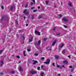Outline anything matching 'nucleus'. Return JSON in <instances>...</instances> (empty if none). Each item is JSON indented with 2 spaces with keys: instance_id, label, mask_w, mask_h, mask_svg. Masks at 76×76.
<instances>
[{
  "instance_id": "61",
  "label": "nucleus",
  "mask_w": 76,
  "mask_h": 76,
  "mask_svg": "<svg viewBox=\"0 0 76 76\" xmlns=\"http://www.w3.org/2000/svg\"><path fill=\"white\" fill-rule=\"evenodd\" d=\"M24 19H25V17H24Z\"/></svg>"
},
{
  "instance_id": "40",
  "label": "nucleus",
  "mask_w": 76,
  "mask_h": 76,
  "mask_svg": "<svg viewBox=\"0 0 76 76\" xmlns=\"http://www.w3.org/2000/svg\"><path fill=\"white\" fill-rule=\"evenodd\" d=\"M60 69H62V66H59Z\"/></svg>"
},
{
  "instance_id": "51",
  "label": "nucleus",
  "mask_w": 76,
  "mask_h": 76,
  "mask_svg": "<svg viewBox=\"0 0 76 76\" xmlns=\"http://www.w3.org/2000/svg\"><path fill=\"white\" fill-rule=\"evenodd\" d=\"M38 9H40V7L39 6H38L37 7Z\"/></svg>"
},
{
  "instance_id": "39",
  "label": "nucleus",
  "mask_w": 76,
  "mask_h": 76,
  "mask_svg": "<svg viewBox=\"0 0 76 76\" xmlns=\"http://www.w3.org/2000/svg\"><path fill=\"white\" fill-rule=\"evenodd\" d=\"M23 39L24 40H25V37L23 36Z\"/></svg>"
},
{
  "instance_id": "28",
  "label": "nucleus",
  "mask_w": 76,
  "mask_h": 76,
  "mask_svg": "<svg viewBox=\"0 0 76 76\" xmlns=\"http://www.w3.org/2000/svg\"><path fill=\"white\" fill-rule=\"evenodd\" d=\"M44 72H42L40 73V75H41V76H43V75H44Z\"/></svg>"
},
{
  "instance_id": "57",
  "label": "nucleus",
  "mask_w": 76,
  "mask_h": 76,
  "mask_svg": "<svg viewBox=\"0 0 76 76\" xmlns=\"http://www.w3.org/2000/svg\"><path fill=\"white\" fill-rule=\"evenodd\" d=\"M16 23L17 25H18V21H16Z\"/></svg>"
},
{
  "instance_id": "41",
  "label": "nucleus",
  "mask_w": 76,
  "mask_h": 76,
  "mask_svg": "<svg viewBox=\"0 0 76 76\" xmlns=\"http://www.w3.org/2000/svg\"><path fill=\"white\" fill-rule=\"evenodd\" d=\"M43 67H44V66H43L42 65L41 66V69H43Z\"/></svg>"
},
{
  "instance_id": "34",
  "label": "nucleus",
  "mask_w": 76,
  "mask_h": 76,
  "mask_svg": "<svg viewBox=\"0 0 76 76\" xmlns=\"http://www.w3.org/2000/svg\"><path fill=\"white\" fill-rule=\"evenodd\" d=\"M17 58H20V57H19V55L17 56H16Z\"/></svg>"
},
{
  "instance_id": "27",
  "label": "nucleus",
  "mask_w": 76,
  "mask_h": 76,
  "mask_svg": "<svg viewBox=\"0 0 76 76\" xmlns=\"http://www.w3.org/2000/svg\"><path fill=\"white\" fill-rule=\"evenodd\" d=\"M33 2V4H35V0H32Z\"/></svg>"
},
{
  "instance_id": "54",
  "label": "nucleus",
  "mask_w": 76,
  "mask_h": 76,
  "mask_svg": "<svg viewBox=\"0 0 76 76\" xmlns=\"http://www.w3.org/2000/svg\"><path fill=\"white\" fill-rule=\"evenodd\" d=\"M52 65H53V66H55V65H54V63H53L52 64Z\"/></svg>"
},
{
  "instance_id": "59",
  "label": "nucleus",
  "mask_w": 76,
  "mask_h": 76,
  "mask_svg": "<svg viewBox=\"0 0 76 76\" xmlns=\"http://www.w3.org/2000/svg\"><path fill=\"white\" fill-rule=\"evenodd\" d=\"M21 63V61H20L18 63Z\"/></svg>"
},
{
  "instance_id": "46",
  "label": "nucleus",
  "mask_w": 76,
  "mask_h": 76,
  "mask_svg": "<svg viewBox=\"0 0 76 76\" xmlns=\"http://www.w3.org/2000/svg\"><path fill=\"white\" fill-rule=\"evenodd\" d=\"M54 7H55V8H57V6L55 5L54 6Z\"/></svg>"
},
{
  "instance_id": "33",
  "label": "nucleus",
  "mask_w": 76,
  "mask_h": 76,
  "mask_svg": "<svg viewBox=\"0 0 76 76\" xmlns=\"http://www.w3.org/2000/svg\"><path fill=\"white\" fill-rule=\"evenodd\" d=\"M41 18H42V16H41V15H40L39 17V19H41Z\"/></svg>"
},
{
  "instance_id": "11",
  "label": "nucleus",
  "mask_w": 76,
  "mask_h": 76,
  "mask_svg": "<svg viewBox=\"0 0 76 76\" xmlns=\"http://www.w3.org/2000/svg\"><path fill=\"white\" fill-rule=\"evenodd\" d=\"M32 39H33V37H31L30 39H29V42H32Z\"/></svg>"
},
{
  "instance_id": "55",
  "label": "nucleus",
  "mask_w": 76,
  "mask_h": 76,
  "mask_svg": "<svg viewBox=\"0 0 76 76\" xmlns=\"http://www.w3.org/2000/svg\"><path fill=\"white\" fill-rule=\"evenodd\" d=\"M57 75H58V76H60V74H58Z\"/></svg>"
},
{
  "instance_id": "20",
  "label": "nucleus",
  "mask_w": 76,
  "mask_h": 76,
  "mask_svg": "<svg viewBox=\"0 0 76 76\" xmlns=\"http://www.w3.org/2000/svg\"><path fill=\"white\" fill-rule=\"evenodd\" d=\"M48 3H49V1H45V3H46V5H48Z\"/></svg>"
},
{
  "instance_id": "64",
  "label": "nucleus",
  "mask_w": 76,
  "mask_h": 76,
  "mask_svg": "<svg viewBox=\"0 0 76 76\" xmlns=\"http://www.w3.org/2000/svg\"><path fill=\"white\" fill-rule=\"evenodd\" d=\"M71 72H73V70H71Z\"/></svg>"
},
{
  "instance_id": "16",
  "label": "nucleus",
  "mask_w": 76,
  "mask_h": 76,
  "mask_svg": "<svg viewBox=\"0 0 76 76\" xmlns=\"http://www.w3.org/2000/svg\"><path fill=\"white\" fill-rule=\"evenodd\" d=\"M44 64H50V63L47 61L44 62Z\"/></svg>"
},
{
  "instance_id": "48",
  "label": "nucleus",
  "mask_w": 76,
  "mask_h": 76,
  "mask_svg": "<svg viewBox=\"0 0 76 76\" xmlns=\"http://www.w3.org/2000/svg\"><path fill=\"white\" fill-rule=\"evenodd\" d=\"M0 75H3V72L1 73H0Z\"/></svg>"
},
{
  "instance_id": "5",
  "label": "nucleus",
  "mask_w": 76,
  "mask_h": 76,
  "mask_svg": "<svg viewBox=\"0 0 76 76\" xmlns=\"http://www.w3.org/2000/svg\"><path fill=\"white\" fill-rule=\"evenodd\" d=\"M15 9H16V8L15 7V6H12L10 8V10H15Z\"/></svg>"
},
{
  "instance_id": "12",
  "label": "nucleus",
  "mask_w": 76,
  "mask_h": 76,
  "mask_svg": "<svg viewBox=\"0 0 76 76\" xmlns=\"http://www.w3.org/2000/svg\"><path fill=\"white\" fill-rule=\"evenodd\" d=\"M68 4L69 6H70V7H72V2H71L69 1L68 2Z\"/></svg>"
},
{
  "instance_id": "25",
  "label": "nucleus",
  "mask_w": 76,
  "mask_h": 76,
  "mask_svg": "<svg viewBox=\"0 0 76 76\" xmlns=\"http://www.w3.org/2000/svg\"><path fill=\"white\" fill-rule=\"evenodd\" d=\"M64 45V44H63V43L60 46L61 48L62 47H63V46Z\"/></svg>"
},
{
  "instance_id": "2",
  "label": "nucleus",
  "mask_w": 76,
  "mask_h": 76,
  "mask_svg": "<svg viewBox=\"0 0 76 76\" xmlns=\"http://www.w3.org/2000/svg\"><path fill=\"white\" fill-rule=\"evenodd\" d=\"M5 19V20L6 21V22H7V21H8L9 20V18H5V17H4V16H2V18H1V20H3V19Z\"/></svg>"
},
{
  "instance_id": "60",
  "label": "nucleus",
  "mask_w": 76,
  "mask_h": 76,
  "mask_svg": "<svg viewBox=\"0 0 76 76\" xmlns=\"http://www.w3.org/2000/svg\"><path fill=\"white\" fill-rule=\"evenodd\" d=\"M31 47V46H28V47Z\"/></svg>"
},
{
  "instance_id": "21",
  "label": "nucleus",
  "mask_w": 76,
  "mask_h": 76,
  "mask_svg": "<svg viewBox=\"0 0 76 76\" xmlns=\"http://www.w3.org/2000/svg\"><path fill=\"white\" fill-rule=\"evenodd\" d=\"M23 54L24 56H26V54H25V50L23 51Z\"/></svg>"
},
{
  "instance_id": "1",
  "label": "nucleus",
  "mask_w": 76,
  "mask_h": 76,
  "mask_svg": "<svg viewBox=\"0 0 76 76\" xmlns=\"http://www.w3.org/2000/svg\"><path fill=\"white\" fill-rule=\"evenodd\" d=\"M41 43V40H39L38 41V43H37V42H34V44L35 47L37 49H38V45H40V43Z\"/></svg>"
},
{
  "instance_id": "52",
  "label": "nucleus",
  "mask_w": 76,
  "mask_h": 76,
  "mask_svg": "<svg viewBox=\"0 0 76 76\" xmlns=\"http://www.w3.org/2000/svg\"><path fill=\"white\" fill-rule=\"evenodd\" d=\"M68 57L70 59V56H68Z\"/></svg>"
},
{
  "instance_id": "22",
  "label": "nucleus",
  "mask_w": 76,
  "mask_h": 76,
  "mask_svg": "<svg viewBox=\"0 0 76 76\" xmlns=\"http://www.w3.org/2000/svg\"><path fill=\"white\" fill-rule=\"evenodd\" d=\"M34 15H32L31 19H32V20H33V19H34Z\"/></svg>"
},
{
  "instance_id": "17",
  "label": "nucleus",
  "mask_w": 76,
  "mask_h": 76,
  "mask_svg": "<svg viewBox=\"0 0 76 76\" xmlns=\"http://www.w3.org/2000/svg\"><path fill=\"white\" fill-rule=\"evenodd\" d=\"M58 55H56L55 56V58L56 59H58Z\"/></svg>"
},
{
  "instance_id": "31",
  "label": "nucleus",
  "mask_w": 76,
  "mask_h": 76,
  "mask_svg": "<svg viewBox=\"0 0 76 76\" xmlns=\"http://www.w3.org/2000/svg\"><path fill=\"white\" fill-rule=\"evenodd\" d=\"M35 56H38V53H35L34 54Z\"/></svg>"
},
{
  "instance_id": "6",
  "label": "nucleus",
  "mask_w": 76,
  "mask_h": 76,
  "mask_svg": "<svg viewBox=\"0 0 76 76\" xmlns=\"http://www.w3.org/2000/svg\"><path fill=\"white\" fill-rule=\"evenodd\" d=\"M35 34H38L39 35H41V34L40 33V32L38 31H35Z\"/></svg>"
},
{
  "instance_id": "9",
  "label": "nucleus",
  "mask_w": 76,
  "mask_h": 76,
  "mask_svg": "<svg viewBox=\"0 0 76 76\" xmlns=\"http://www.w3.org/2000/svg\"><path fill=\"white\" fill-rule=\"evenodd\" d=\"M56 42H57V40H55L53 43L52 44V46H54Z\"/></svg>"
},
{
  "instance_id": "13",
  "label": "nucleus",
  "mask_w": 76,
  "mask_h": 76,
  "mask_svg": "<svg viewBox=\"0 0 76 76\" xmlns=\"http://www.w3.org/2000/svg\"><path fill=\"white\" fill-rule=\"evenodd\" d=\"M63 63H64V64H67V63H68V62L67 61H63Z\"/></svg>"
},
{
  "instance_id": "26",
  "label": "nucleus",
  "mask_w": 76,
  "mask_h": 76,
  "mask_svg": "<svg viewBox=\"0 0 76 76\" xmlns=\"http://www.w3.org/2000/svg\"><path fill=\"white\" fill-rule=\"evenodd\" d=\"M41 60H44V59H45V58L43 57H42L41 58Z\"/></svg>"
},
{
  "instance_id": "49",
  "label": "nucleus",
  "mask_w": 76,
  "mask_h": 76,
  "mask_svg": "<svg viewBox=\"0 0 76 76\" xmlns=\"http://www.w3.org/2000/svg\"><path fill=\"white\" fill-rule=\"evenodd\" d=\"M62 67H64V69H65V68H66V67H64V65H63L62 66Z\"/></svg>"
},
{
  "instance_id": "63",
  "label": "nucleus",
  "mask_w": 76,
  "mask_h": 76,
  "mask_svg": "<svg viewBox=\"0 0 76 76\" xmlns=\"http://www.w3.org/2000/svg\"><path fill=\"white\" fill-rule=\"evenodd\" d=\"M70 76H73L72 75H70Z\"/></svg>"
},
{
  "instance_id": "10",
  "label": "nucleus",
  "mask_w": 76,
  "mask_h": 76,
  "mask_svg": "<svg viewBox=\"0 0 76 76\" xmlns=\"http://www.w3.org/2000/svg\"><path fill=\"white\" fill-rule=\"evenodd\" d=\"M1 65H0V67H1L4 65V62H3V61H1Z\"/></svg>"
},
{
  "instance_id": "8",
  "label": "nucleus",
  "mask_w": 76,
  "mask_h": 76,
  "mask_svg": "<svg viewBox=\"0 0 76 76\" xmlns=\"http://www.w3.org/2000/svg\"><path fill=\"white\" fill-rule=\"evenodd\" d=\"M33 64H34V65L36 64V63H38V61L36 60H33Z\"/></svg>"
},
{
  "instance_id": "4",
  "label": "nucleus",
  "mask_w": 76,
  "mask_h": 76,
  "mask_svg": "<svg viewBox=\"0 0 76 76\" xmlns=\"http://www.w3.org/2000/svg\"><path fill=\"white\" fill-rule=\"evenodd\" d=\"M27 10H25L23 12V13L25 14V15H28L29 14V13L27 12Z\"/></svg>"
},
{
  "instance_id": "50",
  "label": "nucleus",
  "mask_w": 76,
  "mask_h": 76,
  "mask_svg": "<svg viewBox=\"0 0 76 76\" xmlns=\"http://www.w3.org/2000/svg\"><path fill=\"white\" fill-rule=\"evenodd\" d=\"M28 4H27L26 6H25V7H28Z\"/></svg>"
},
{
  "instance_id": "35",
  "label": "nucleus",
  "mask_w": 76,
  "mask_h": 76,
  "mask_svg": "<svg viewBox=\"0 0 76 76\" xmlns=\"http://www.w3.org/2000/svg\"><path fill=\"white\" fill-rule=\"evenodd\" d=\"M1 8L2 9V10L4 9V7L3 6H1Z\"/></svg>"
},
{
  "instance_id": "30",
  "label": "nucleus",
  "mask_w": 76,
  "mask_h": 76,
  "mask_svg": "<svg viewBox=\"0 0 76 76\" xmlns=\"http://www.w3.org/2000/svg\"><path fill=\"white\" fill-rule=\"evenodd\" d=\"M47 38H44V41H45L47 40Z\"/></svg>"
},
{
  "instance_id": "56",
  "label": "nucleus",
  "mask_w": 76,
  "mask_h": 76,
  "mask_svg": "<svg viewBox=\"0 0 76 76\" xmlns=\"http://www.w3.org/2000/svg\"><path fill=\"white\" fill-rule=\"evenodd\" d=\"M69 67L71 68H72V66H69Z\"/></svg>"
},
{
  "instance_id": "53",
  "label": "nucleus",
  "mask_w": 76,
  "mask_h": 76,
  "mask_svg": "<svg viewBox=\"0 0 76 76\" xmlns=\"http://www.w3.org/2000/svg\"><path fill=\"white\" fill-rule=\"evenodd\" d=\"M28 26V24H26V26Z\"/></svg>"
},
{
  "instance_id": "45",
  "label": "nucleus",
  "mask_w": 76,
  "mask_h": 76,
  "mask_svg": "<svg viewBox=\"0 0 76 76\" xmlns=\"http://www.w3.org/2000/svg\"><path fill=\"white\" fill-rule=\"evenodd\" d=\"M51 48H50L48 50V51H51Z\"/></svg>"
},
{
  "instance_id": "29",
  "label": "nucleus",
  "mask_w": 76,
  "mask_h": 76,
  "mask_svg": "<svg viewBox=\"0 0 76 76\" xmlns=\"http://www.w3.org/2000/svg\"><path fill=\"white\" fill-rule=\"evenodd\" d=\"M27 51L28 52L31 51V49H27Z\"/></svg>"
},
{
  "instance_id": "36",
  "label": "nucleus",
  "mask_w": 76,
  "mask_h": 76,
  "mask_svg": "<svg viewBox=\"0 0 76 76\" xmlns=\"http://www.w3.org/2000/svg\"><path fill=\"white\" fill-rule=\"evenodd\" d=\"M64 27H65V28H67V26L66 25H64Z\"/></svg>"
},
{
  "instance_id": "15",
  "label": "nucleus",
  "mask_w": 76,
  "mask_h": 76,
  "mask_svg": "<svg viewBox=\"0 0 76 76\" xmlns=\"http://www.w3.org/2000/svg\"><path fill=\"white\" fill-rule=\"evenodd\" d=\"M10 73L11 74H14L15 73V71H10Z\"/></svg>"
},
{
  "instance_id": "47",
  "label": "nucleus",
  "mask_w": 76,
  "mask_h": 76,
  "mask_svg": "<svg viewBox=\"0 0 76 76\" xmlns=\"http://www.w3.org/2000/svg\"><path fill=\"white\" fill-rule=\"evenodd\" d=\"M57 67H58V68H59V67H60V66H59V65H57Z\"/></svg>"
},
{
  "instance_id": "14",
  "label": "nucleus",
  "mask_w": 76,
  "mask_h": 76,
  "mask_svg": "<svg viewBox=\"0 0 76 76\" xmlns=\"http://www.w3.org/2000/svg\"><path fill=\"white\" fill-rule=\"evenodd\" d=\"M19 71H23V69H22V68L20 67V68H19Z\"/></svg>"
},
{
  "instance_id": "24",
  "label": "nucleus",
  "mask_w": 76,
  "mask_h": 76,
  "mask_svg": "<svg viewBox=\"0 0 76 76\" xmlns=\"http://www.w3.org/2000/svg\"><path fill=\"white\" fill-rule=\"evenodd\" d=\"M59 17H60L61 18H62V17H63V15H62L61 14H60L59 15Z\"/></svg>"
},
{
  "instance_id": "42",
  "label": "nucleus",
  "mask_w": 76,
  "mask_h": 76,
  "mask_svg": "<svg viewBox=\"0 0 76 76\" xmlns=\"http://www.w3.org/2000/svg\"><path fill=\"white\" fill-rule=\"evenodd\" d=\"M2 52H3V51H2V50H0V54L1 53H2Z\"/></svg>"
},
{
  "instance_id": "7",
  "label": "nucleus",
  "mask_w": 76,
  "mask_h": 76,
  "mask_svg": "<svg viewBox=\"0 0 76 76\" xmlns=\"http://www.w3.org/2000/svg\"><path fill=\"white\" fill-rule=\"evenodd\" d=\"M62 20H64V21H65V22H66L69 21V20H68V19L66 18H62Z\"/></svg>"
},
{
  "instance_id": "38",
  "label": "nucleus",
  "mask_w": 76,
  "mask_h": 76,
  "mask_svg": "<svg viewBox=\"0 0 76 76\" xmlns=\"http://www.w3.org/2000/svg\"><path fill=\"white\" fill-rule=\"evenodd\" d=\"M39 69H40V67L39 66L37 67V70H39Z\"/></svg>"
},
{
  "instance_id": "19",
  "label": "nucleus",
  "mask_w": 76,
  "mask_h": 76,
  "mask_svg": "<svg viewBox=\"0 0 76 76\" xmlns=\"http://www.w3.org/2000/svg\"><path fill=\"white\" fill-rule=\"evenodd\" d=\"M46 61L50 63V60L49 58H47L46 60Z\"/></svg>"
},
{
  "instance_id": "58",
  "label": "nucleus",
  "mask_w": 76,
  "mask_h": 76,
  "mask_svg": "<svg viewBox=\"0 0 76 76\" xmlns=\"http://www.w3.org/2000/svg\"><path fill=\"white\" fill-rule=\"evenodd\" d=\"M61 4L62 6H63V3H62V2H61Z\"/></svg>"
},
{
  "instance_id": "23",
  "label": "nucleus",
  "mask_w": 76,
  "mask_h": 76,
  "mask_svg": "<svg viewBox=\"0 0 76 76\" xmlns=\"http://www.w3.org/2000/svg\"><path fill=\"white\" fill-rule=\"evenodd\" d=\"M56 34L57 35H60V33H56Z\"/></svg>"
},
{
  "instance_id": "43",
  "label": "nucleus",
  "mask_w": 76,
  "mask_h": 76,
  "mask_svg": "<svg viewBox=\"0 0 76 76\" xmlns=\"http://www.w3.org/2000/svg\"><path fill=\"white\" fill-rule=\"evenodd\" d=\"M34 9V7H31V9L32 10V9Z\"/></svg>"
},
{
  "instance_id": "18",
  "label": "nucleus",
  "mask_w": 76,
  "mask_h": 76,
  "mask_svg": "<svg viewBox=\"0 0 76 76\" xmlns=\"http://www.w3.org/2000/svg\"><path fill=\"white\" fill-rule=\"evenodd\" d=\"M65 53H66V50L65 49H64L62 51V54H64Z\"/></svg>"
},
{
  "instance_id": "3",
  "label": "nucleus",
  "mask_w": 76,
  "mask_h": 76,
  "mask_svg": "<svg viewBox=\"0 0 76 76\" xmlns=\"http://www.w3.org/2000/svg\"><path fill=\"white\" fill-rule=\"evenodd\" d=\"M30 72L31 75H34V74H36L37 73V72H35V71L32 70V71H30Z\"/></svg>"
},
{
  "instance_id": "44",
  "label": "nucleus",
  "mask_w": 76,
  "mask_h": 76,
  "mask_svg": "<svg viewBox=\"0 0 76 76\" xmlns=\"http://www.w3.org/2000/svg\"><path fill=\"white\" fill-rule=\"evenodd\" d=\"M56 28H53V31H56Z\"/></svg>"
},
{
  "instance_id": "37",
  "label": "nucleus",
  "mask_w": 76,
  "mask_h": 76,
  "mask_svg": "<svg viewBox=\"0 0 76 76\" xmlns=\"http://www.w3.org/2000/svg\"><path fill=\"white\" fill-rule=\"evenodd\" d=\"M33 3H32V2H31V3H30V5H31V6H32V5H33Z\"/></svg>"
},
{
  "instance_id": "62",
  "label": "nucleus",
  "mask_w": 76,
  "mask_h": 76,
  "mask_svg": "<svg viewBox=\"0 0 76 76\" xmlns=\"http://www.w3.org/2000/svg\"><path fill=\"white\" fill-rule=\"evenodd\" d=\"M43 8L44 9H45V8L44 7H43Z\"/></svg>"
},
{
  "instance_id": "32",
  "label": "nucleus",
  "mask_w": 76,
  "mask_h": 76,
  "mask_svg": "<svg viewBox=\"0 0 76 76\" xmlns=\"http://www.w3.org/2000/svg\"><path fill=\"white\" fill-rule=\"evenodd\" d=\"M37 10H34L33 11V12H37Z\"/></svg>"
}]
</instances>
